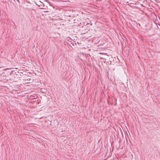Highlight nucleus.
<instances>
[{"label": "nucleus", "instance_id": "1", "mask_svg": "<svg viewBox=\"0 0 160 160\" xmlns=\"http://www.w3.org/2000/svg\"><path fill=\"white\" fill-rule=\"evenodd\" d=\"M14 80L17 81L19 79L20 77H19V75L17 74H15L14 75Z\"/></svg>", "mask_w": 160, "mask_h": 160}, {"label": "nucleus", "instance_id": "2", "mask_svg": "<svg viewBox=\"0 0 160 160\" xmlns=\"http://www.w3.org/2000/svg\"><path fill=\"white\" fill-rule=\"evenodd\" d=\"M17 1L18 2H19V0H17Z\"/></svg>", "mask_w": 160, "mask_h": 160}, {"label": "nucleus", "instance_id": "3", "mask_svg": "<svg viewBox=\"0 0 160 160\" xmlns=\"http://www.w3.org/2000/svg\"><path fill=\"white\" fill-rule=\"evenodd\" d=\"M8 69V68H6V69H5V70H6V69Z\"/></svg>", "mask_w": 160, "mask_h": 160}, {"label": "nucleus", "instance_id": "4", "mask_svg": "<svg viewBox=\"0 0 160 160\" xmlns=\"http://www.w3.org/2000/svg\"><path fill=\"white\" fill-rule=\"evenodd\" d=\"M36 4V5H38L36 3H35Z\"/></svg>", "mask_w": 160, "mask_h": 160}]
</instances>
